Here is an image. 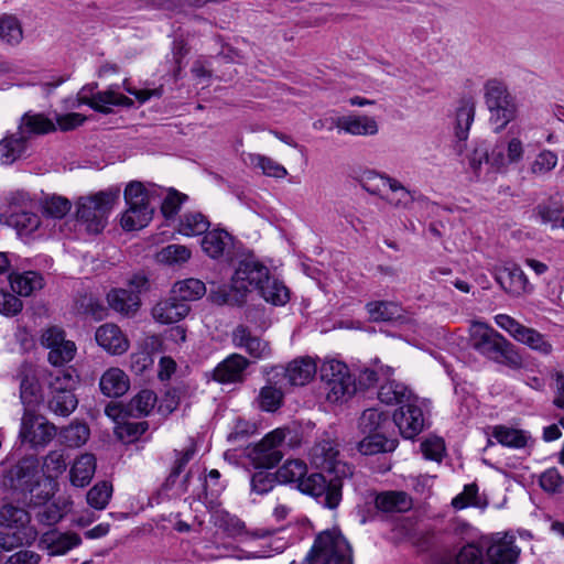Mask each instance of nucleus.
Listing matches in <instances>:
<instances>
[{"mask_svg": "<svg viewBox=\"0 0 564 564\" xmlns=\"http://www.w3.org/2000/svg\"><path fill=\"white\" fill-rule=\"evenodd\" d=\"M96 471V457L93 454L85 453L78 456L73 463L69 476L72 485L76 487L87 486Z\"/></svg>", "mask_w": 564, "mask_h": 564, "instance_id": "obj_32", "label": "nucleus"}, {"mask_svg": "<svg viewBox=\"0 0 564 564\" xmlns=\"http://www.w3.org/2000/svg\"><path fill=\"white\" fill-rule=\"evenodd\" d=\"M78 383L79 376L73 368L56 369L50 373L48 390L74 393Z\"/></svg>", "mask_w": 564, "mask_h": 564, "instance_id": "obj_40", "label": "nucleus"}, {"mask_svg": "<svg viewBox=\"0 0 564 564\" xmlns=\"http://www.w3.org/2000/svg\"><path fill=\"white\" fill-rule=\"evenodd\" d=\"M389 415L378 409H367L361 414L359 425L364 434L384 431Z\"/></svg>", "mask_w": 564, "mask_h": 564, "instance_id": "obj_58", "label": "nucleus"}, {"mask_svg": "<svg viewBox=\"0 0 564 564\" xmlns=\"http://www.w3.org/2000/svg\"><path fill=\"white\" fill-rule=\"evenodd\" d=\"M370 319L375 322H388L400 316L401 308L394 302L375 301L366 305Z\"/></svg>", "mask_w": 564, "mask_h": 564, "instance_id": "obj_53", "label": "nucleus"}, {"mask_svg": "<svg viewBox=\"0 0 564 564\" xmlns=\"http://www.w3.org/2000/svg\"><path fill=\"white\" fill-rule=\"evenodd\" d=\"M51 556L64 555L82 543V538L75 532L48 531L41 538Z\"/></svg>", "mask_w": 564, "mask_h": 564, "instance_id": "obj_26", "label": "nucleus"}, {"mask_svg": "<svg viewBox=\"0 0 564 564\" xmlns=\"http://www.w3.org/2000/svg\"><path fill=\"white\" fill-rule=\"evenodd\" d=\"M191 257L192 251L188 247L176 243L162 248L156 256L160 262L169 265L183 264L187 262Z\"/></svg>", "mask_w": 564, "mask_h": 564, "instance_id": "obj_59", "label": "nucleus"}, {"mask_svg": "<svg viewBox=\"0 0 564 564\" xmlns=\"http://www.w3.org/2000/svg\"><path fill=\"white\" fill-rule=\"evenodd\" d=\"M286 435L285 429H275L268 433L259 443L245 449L246 457L256 468H272L282 459L280 449Z\"/></svg>", "mask_w": 564, "mask_h": 564, "instance_id": "obj_10", "label": "nucleus"}, {"mask_svg": "<svg viewBox=\"0 0 564 564\" xmlns=\"http://www.w3.org/2000/svg\"><path fill=\"white\" fill-rule=\"evenodd\" d=\"M246 161L252 167L261 170L264 175L270 177L283 178L288 174V171L283 165L262 154L248 153Z\"/></svg>", "mask_w": 564, "mask_h": 564, "instance_id": "obj_48", "label": "nucleus"}, {"mask_svg": "<svg viewBox=\"0 0 564 564\" xmlns=\"http://www.w3.org/2000/svg\"><path fill=\"white\" fill-rule=\"evenodd\" d=\"M29 512L12 503H7L0 509V524L6 529L33 528Z\"/></svg>", "mask_w": 564, "mask_h": 564, "instance_id": "obj_43", "label": "nucleus"}, {"mask_svg": "<svg viewBox=\"0 0 564 564\" xmlns=\"http://www.w3.org/2000/svg\"><path fill=\"white\" fill-rule=\"evenodd\" d=\"M341 477L335 475L326 479L323 474L313 473L305 475L296 488L317 499L324 507L335 509L341 501Z\"/></svg>", "mask_w": 564, "mask_h": 564, "instance_id": "obj_9", "label": "nucleus"}, {"mask_svg": "<svg viewBox=\"0 0 564 564\" xmlns=\"http://www.w3.org/2000/svg\"><path fill=\"white\" fill-rule=\"evenodd\" d=\"M514 542L516 538L510 533H496L488 541L482 540L487 550L486 556L484 550H481L479 564H516L520 555V549Z\"/></svg>", "mask_w": 564, "mask_h": 564, "instance_id": "obj_12", "label": "nucleus"}, {"mask_svg": "<svg viewBox=\"0 0 564 564\" xmlns=\"http://www.w3.org/2000/svg\"><path fill=\"white\" fill-rule=\"evenodd\" d=\"M232 237L223 229L206 231L202 239L203 251L213 259H218L227 254L232 246Z\"/></svg>", "mask_w": 564, "mask_h": 564, "instance_id": "obj_30", "label": "nucleus"}, {"mask_svg": "<svg viewBox=\"0 0 564 564\" xmlns=\"http://www.w3.org/2000/svg\"><path fill=\"white\" fill-rule=\"evenodd\" d=\"M66 458L64 451H51L44 458L42 473L48 479H55L66 470Z\"/></svg>", "mask_w": 564, "mask_h": 564, "instance_id": "obj_60", "label": "nucleus"}, {"mask_svg": "<svg viewBox=\"0 0 564 564\" xmlns=\"http://www.w3.org/2000/svg\"><path fill=\"white\" fill-rule=\"evenodd\" d=\"M7 223L14 226L21 235L33 234L41 224L40 217L29 210L12 214Z\"/></svg>", "mask_w": 564, "mask_h": 564, "instance_id": "obj_62", "label": "nucleus"}, {"mask_svg": "<svg viewBox=\"0 0 564 564\" xmlns=\"http://www.w3.org/2000/svg\"><path fill=\"white\" fill-rule=\"evenodd\" d=\"M3 482L13 489H31L40 482L39 460L24 457L15 465L3 469Z\"/></svg>", "mask_w": 564, "mask_h": 564, "instance_id": "obj_15", "label": "nucleus"}, {"mask_svg": "<svg viewBox=\"0 0 564 564\" xmlns=\"http://www.w3.org/2000/svg\"><path fill=\"white\" fill-rule=\"evenodd\" d=\"M283 399V393L280 389L265 386L260 390L258 402L261 410L273 412L280 408Z\"/></svg>", "mask_w": 564, "mask_h": 564, "instance_id": "obj_64", "label": "nucleus"}, {"mask_svg": "<svg viewBox=\"0 0 564 564\" xmlns=\"http://www.w3.org/2000/svg\"><path fill=\"white\" fill-rule=\"evenodd\" d=\"M112 485L108 481H99L94 485L86 495L87 503L95 510L107 508L112 497Z\"/></svg>", "mask_w": 564, "mask_h": 564, "instance_id": "obj_57", "label": "nucleus"}, {"mask_svg": "<svg viewBox=\"0 0 564 564\" xmlns=\"http://www.w3.org/2000/svg\"><path fill=\"white\" fill-rule=\"evenodd\" d=\"M491 437L500 445L512 449L531 447L534 443L530 432L501 424L491 427Z\"/></svg>", "mask_w": 564, "mask_h": 564, "instance_id": "obj_24", "label": "nucleus"}, {"mask_svg": "<svg viewBox=\"0 0 564 564\" xmlns=\"http://www.w3.org/2000/svg\"><path fill=\"white\" fill-rule=\"evenodd\" d=\"M23 135L14 133L0 141V163L10 165L22 156L26 149Z\"/></svg>", "mask_w": 564, "mask_h": 564, "instance_id": "obj_44", "label": "nucleus"}, {"mask_svg": "<svg viewBox=\"0 0 564 564\" xmlns=\"http://www.w3.org/2000/svg\"><path fill=\"white\" fill-rule=\"evenodd\" d=\"M317 365L311 357H301L291 361L285 369L284 376L292 386H305L315 377Z\"/></svg>", "mask_w": 564, "mask_h": 564, "instance_id": "obj_28", "label": "nucleus"}, {"mask_svg": "<svg viewBox=\"0 0 564 564\" xmlns=\"http://www.w3.org/2000/svg\"><path fill=\"white\" fill-rule=\"evenodd\" d=\"M269 269L254 261H241L231 279V289L241 297L251 290H260Z\"/></svg>", "mask_w": 564, "mask_h": 564, "instance_id": "obj_14", "label": "nucleus"}, {"mask_svg": "<svg viewBox=\"0 0 564 564\" xmlns=\"http://www.w3.org/2000/svg\"><path fill=\"white\" fill-rule=\"evenodd\" d=\"M393 421L404 438L412 440L424 427V415L421 401L414 397L411 401L401 405L393 414Z\"/></svg>", "mask_w": 564, "mask_h": 564, "instance_id": "obj_17", "label": "nucleus"}, {"mask_svg": "<svg viewBox=\"0 0 564 564\" xmlns=\"http://www.w3.org/2000/svg\"><path fill=\"white\" fill-rule=\"evenodd\" d=\"M99 387L105 395L109 398H118L129 390L130 380L122 369L111 367L102 373Z\"/></svg>", "mask_w": 564, "mask_h": 564, "instance_id": "obj_29", "label": "nucleus"}, {"mask_svg": "<svg viewBox=\"0 0 564 564\" xmlns=\"http://www.w3.org/2000/svg\"><path fill=\"white\" fill-rule=\"evenodd\" d=\"M48 409L61 416H68L78 404L75 393L50 391Z\"/></svg>", "mask_w": 564, "mask_h": 564, "instance_id": "obj_54", "label": "nucleus"}, {"mask_svg": "<svg viewBox=\"0 0 564 564\" xmlns=\"http://www.w3.org/2000/svg\"><path fill=\"white\" fill-rule=\"evenodd\" d=\"M203 502L212 512V521L214 524L223 530L228 536L236 538L243 533L245 524L236 516H231L226 510L219 507L217 496L212 494L209 498L208 494L205 492Z\"/></svg>", "mask_w": 564, "mask_h": 564, "instance_id": "obj_22", "label": "nucleus"}, {"mask_svg": "<svg viewBox=\"0 0 564 564\" xmlns=\"http://www.w3.org/2000/svg\"><path fill=\"white\" fill-rule=\"evenodd\" d=\"M533 217L535 221L551 230L562 229L564 208L557 202L542 203L534 208Z\"/></svg>", "mask_w": 564, "mask_h": 564, "instance_id": "obj_33", "label": "nucleus"}, {"mask_svg": "<svg viewBox=\"0 0 564 564\" xmlns=\"http://www.w3.org/2000/svg\"><path fill=\"white\" fill-rule=\"evenodd\" d=\"M232 340L236 347L245 349L254 359H267L271 356L269 343L253 336L243 326H239L235 329Z\"/></svg>", "mask_w": 564, "mask_h": 564, "instance_id": "obj_25", "label": "nucleus"}, {"mask_svg": "<svg viewBox=\"0 0 564 564\" xmlns=\"http://www.w3.org/2000/svg\"><path fill=\"white\" fill-rule=\"evenodd\" d=\"M259 293L265 302L273 305H284L290 299L288 288L282 282L270 278L269 273Z\"/></svg>", "mask_w": 564, "mask_h": 564, "instance_id": "obj_46", "label": "nucleus"}, {"mask_svg": "<svg viewBox=\"0 0 564 564\" xmlns=\"http://www.w3.org/2000/svg\"><path fill=\"white\" fill-rule=\"evenodd\" d=\"M107 301L112 310L124 315L134 313L140 305L138 292L126 289L110 291L107 295Z\"/></svg>", "mask_w": 564, "mask_h": 564, "instance_id": "obj_34", "label": "nucleus"}, {"mask_svg": "<svg viewBox=\"0 0 564 564\" xmlns=\"http://www.w3.org/2000/svg\"><path fill=\"white\" fill-rule=\"evenodd\" d=\"M307 473L306 464L301 459L286 460L275 473L278 481L283 484H296L303 479Z\"/></svg>", "mask_w": 564, "mask_h": 564, "instance_id": "obj_50", "label": "nucleus"}, {"mask_svg": "<svg viewBox=\"0 0 564 564\" xmlns=\"http://www.w3.org/2000/svg\"><path fill=\"white\" fill-rule=\"evenodd\" d=\"M42 344L50 349L48 361L53 366H62L72 361L76 354V345L65 338V333L58 327H51L42 335Z\"/></svg>", "mask_w": 564, "mask_h": 564, "instance_id": "obj_18", "label": "nucleus"}, {"mask_svg": "<svg viewBox=\"0 0 564 564\" xmlns=\"http://www.w3.org/2000/svg\"><path fill=\"white\" fill-rule=\"evenodd\" d=\"M171 293L183 303L197 301L206 293L205 283L198 279L188 278L174 283Z\"/></svg>", "mask_w": 564, "mask_h": 564, "instance_id": "obj_39", "label": "nucleus"}, {"mask_svg": "<svg viewBox=\"0 0 564 564\" xmlns=\"http://www.w3.org/2000/svg\"><path fill=\"white\" fill-rule=\"evenodd\" d=\"M118 198L119 191L117 189L79 198L76 210V224L79 230L94 235L101 232Z\"/></svg>", "mask_w": 564, "mask_h": 564, "instance_id": "obj_2", "label": "nucleus"}, {"mask_svg": "<svg viewBox=\"0 0 564 564\" xmlns=\"http://www.w3.org/2000/svg\"><path fill=\"white\" fill-rule=\"evenodd\" d=\"M525 155V144L519 133L510 129L507 134L495 144L486 141H476L466 154L468 171L479 180L484 165L497 172L507 171L510 166L521 164Z\"/></svg>", "mask_w": 564, "mask_h": 564, "instance_id": "obj_1", "label": "nucleus"}, {"mask_svg": "<svg viewBox=\"0 0 564 564\" xmlns=\"http://www.w3.org/2000/svg\"><path fill=\"white\" fill-rule=\"evenodd\" d=\"M485 104L489 120L495 124V132H501L518 116V104L506 85L491 79L485 85Z\"/></svg>", "mask_w": 564, "mask_h": 564, "instance_id": "obj_5", "label": "nucleus"}, {"mask_svg": "<svg viewBox=\"0 0 564 564\" xmlns=\"http://www.w3.org/2000/svg\"><path fill=\"white\" fill-rule=\"evenodd\" d=\"M338 454L339 452L334 441L323 440L312 447L310 458L316 468L344 477L349 473V467L338 460Z\"/></svg>", "mask_w": 564, "mask_h": 564, "instance_id": "obj_16", "label": "nucleus"}, {"mask_svg": "<svg viewBox=\"0 0 564 564\" xmlns=\"http://www.w3.org/2000/svg\"><path fill=\"white\" fill-rule=\"evenodd\" d=\"M189 306L175 296L159 302L152 310L153 318L161 324H173L185 318L189 313Z\"/></svg>", "mask_w": 564, "mask_h": 564, "instance_id": "obj_27", "label": "nucleus"}, {"mask_svg": "<svg viewBox=\"0 0 564 564\" xmlns=\"http://www.w3.org/2000/svg\"><path fill=\"white\" fill-rule=\"evenodd\" d=\"M20 398L25 409H30L41 401V387L35 375L30 370L25 372L20 383Z\"/></svg>", "mask_w": 564, "mask_h": 564, "instance_id": "obj_47", "label": "nucleus"}, {"mask_svg": "<svg viewBox=\"0 0 564 564\" xmlns=\"http://www.w3.org/2000/svg\"><path fill=\"white\" fill-rule=\"evenodd\" d=\"M10 284L19 295L29 296L44 286V279L36 271L15 272L10 274Z\"/></svg>", "mask_w": 564, "mask_h": 564, "instance_id": "obj_35", "label": "nucleus"}, {"mask_svg": "<svg viewBox=\"0 0 564 564\" xmlns=\"http://www.w3.org/2000/svg\"><path fill=\"white\" fill-rule=\"evenodd\" d=\"M470 344L486 358L503 362L510 360L511 344L491 326L475 321L469 326Z\"/></svg>", "mask_w": 564, "mask_h": 564, "instance_id": "obj_8", "label": "nucleus"}, {"mask_svg": "<svg viewBox=\"0 0 564 564\" xmlns=\"http://www.w3.org/2000/svg\"><path fill=\"white\" fill-rule=\"evenodd\" d=\"M55 130V126L52 120L44 117L43 115H25L22 118V122L17 132L19 135H23L24 140L29 134L32 133H47Z\"/></svg>", "mask_w": 564, "mask_h": 564, "instance_id": "obj_49", "label": "nucleus"}, {"mask_svg": "<svg viewBox=\"0 0 564 564\" xmlns=\"http://www.w3.org/2000/svg\"><path fill=\"white\" fill-rule=\"evenodd\" d=\"M476 105L471 98L462 99L455 111L454 134L457 140L466 141L469 135L470 127L475 119Z\"/></svg>", "mask_w": 564, "mask_h": 564, "instance_id": "obj_31", "label": "nucleus"}, {"mask_svg": "<svg viewBox=\"0 0 564 564\" xmlns=\"http://www.w3.org/2000/svg\"><path fill=\"white\" fill-rule=\"evenodd\" d=\"M496 280L507 293L513 296L531 293L533 290L525 273L516 263H506L496 269Z\"/></svg>", "mask_w": 564, "mask_h": 564, "instance_id": "obj_20", "label": "nucleus"}, {"mask_svg": "<svg viewBox=\"0 0 564 564\" xmlns=\"http://www.w3.org/2000/svg\"><path fill=\"white\" fill-rule=\"evenodd\" d=\"M338 132L352 137H375L379 132V124L375 117L365 113L351 112L332 119Z\"/></svg>", "mask_w": 564, "mask_h": 564, "instance_id": "obj_19", "label": "nucleus"}, {"mask_svg": "<svg viewBox=\"0 0 564 564\" xmlns=\"http://www.w3.org/2000/svg\"><path fill=\"white\" fill-rule=\"evenodd\" d=\"M516 340L544 356H547L553 351L552 344L544 337V335L533 328L524 326Z\"/></svg>", "mask_w": 564, "mask_h": 564, "instance_id": "obj_55", "label": "nucleus"}, {"mask_svg": "<svg viewBox=\"0 0 564 564\" xmlns=\"http://www.w3.org/2000/svg\"><path fill=\"white\" fill-rule=\"evenodd\" d=\"M6 209L0 215L7 220L12 214L25 212L33 205V199L29 193L24 191L12 192L6 196Z\"/></svg>", "mask_w": 564, "mask_h": 564, "instance_id": "obj_56", "label": "nucleus"}, {"mask_svg": "<svg viewBox=\"0 0 564 564\" xmlns=\"http://www.w3.org/2000/svg\"><path fill=\"white\" fill-rule=\"evenodd\" d=\"M376 507L384 512H403L410 509L411 499L404 491H384L377 496Z\"/></svg>", "mask_w": 564, "mask_h": 564, "instance_id": "obj_42", "label": "nucleus"}, {"mask_svg": "<svg viewBox=\"0 0 564 564\" xmlns=\"http://www.w3.org/2000/svg\"><path fill=\"white\" fill-rule=\"evenodd\" d=\"M321 379L328 402H345L356 392V380L341 361L325 360L321 367Z\"/></svg>", "mask_w": 564, "mask_h": 564, "instance_id": "obj_6", "label": "nucleus"}, {"mask_svg": "<svg viewBox=\"0 0 564 564\" xmlns=\"http://www.w3.org/2000/svg\"><path fill=\"white\" fill-rule=\"evenodd\" d=\"M361 186L371 195L379 196L388 205L397 209H409L414 196L399 180L376 171L365 172Z\"/></svg>", "mask_w": 564, "mask_h": 564, "instance_id": "obj_4", "label": "nucleus"}, {"mask_svg": "<svg viewBox=\"0 0 564 564\" xmlns=\"http://www.w3.org/2000/svg\"><path fill=\"white\" fill-rule=\"evenodd\" d=\"M249 365L250 361L242 355L231 354L216 366L213 378L220 383L241 382Z\"/></svg>", "mask_w": 564, "mask_h": 564, "instance_id": "obj_23", "label": "nucleus"}, {"mask_svg": "<svg viewBox=\"0 0 564 564\" xmlns=\"http://www.w3.org/2000/svg\"><path fill=\"white\" fill-rule=\"evenodd\" d=\"M36 536L35 528L6 529L0 532V550L11 551L23 545H31Z\"/></svg>", "mask_w": 564, "mask_h": 564, "instance_id": "obj_36", "label": "nucleus"}, {"mask_svg": "<svg viewBox=\"0 0 564 564\" xmlns=\"http://www.w3.org/2000/svg\"><path fill=\"white\" fill-rule=\"evenodd\" d=\"M180 474L181 471L178 469L173 468L172 473L169 475L159 490L161 498H178L187 491V477L180 479Z\"/></svg>", "mask_w": 564, "mask_h": 564, "instance_id": "obj_61", "label": "nucleus"}, {"mask_svg": "<svg viewBox=\"0 0 564 564\" xmlns=\"http://www.w3.org/2000/svg\"><path fill=\"white\" fill-rule=\"evenodd\" d=\"M62 437L69 447H79L89 438V429L83 423H73L62 431Z\"/></svg>", "mask_w": 564, "mask_h": 564, "instance_id": "obj_63", "label": "nucleus"}, {"mask_svg": "<svg viewBox=\"0 0 564 564\" xmlns=\"http://www.w3.org/2000/svg\"><path fill=\"white\" fill-rule=\"evenodd\" d=\"M95 339L99 347L113 356L124 354L130 346L126 334L118 325L112 323H106L99 326L96 329Z\"/></svg>", "mask_w": 564, "mask_h": 564, "instance_id": "obj_21", "label": "nucleus"}, {"mask_svg": "<svg viewBox=\"0 0 564 564\" xmlns=\"http://www.w3.org/2000/svg\"><path fill=\"white\" fill-rule=\"evenodd\" d=\"M23 26L15 15L2 14L0 15V42L9 45L17 46L23 40Z\"/></svg>", "mask_w": 564, "mask_h": 564, "instance_id": "obj_38", "label": "nucleus"}, {"mask_svg": "<svg viewBox=\"0 0 564 564\" xmlns=\"http://www.w3.org/2000/svg\"><path fill=\"white\" fill-rule=\"evenodd\" d=\"M395 447L394 440L384 435V431L367 433L359 443V451L364 455H373L381 452H390Z\"/></svg>", "mask_w": 564, "mask_h": 564, "instance_id": "obj_45", "label": "nucleus"}, {"mask_svg": "<svg viewBox=\"0 0 564 564\" xmlns=\"http://www.w3.org/2000/svg\"><path fill=\"white\" fill-rule=\"evenodd\" d=\"M56 435V427L44 416L25 409L21 419L19 437L33 448L46 446Z\"/></svg>", "mask_w": 564, "mask_h": 564, "instance_id": "obj_11", "label": "nucleus"}, {"mask_svg": "<svg viewBox=\"0 0 564 564\" xmlns=\"http://www.w3.org/2000/svg\"><path fill=\"white\" fill-rule=\"evenodd\" d=\"M210 226L209 220L199 212L185 213L178 221L177 231L186 237L205 234Z\"/></svg>", "mask_w": 564, "mask_h": 564, "instance_id": "obj_41", "label": "nucleus"}, {"mask_svg": "<svg viewBox=\"0 0 564 564\" xmlns=\"http://www.w3.org/2000/svg\"><path fill=\"white\" fill-rule=\"evenodd\" d=\"M127 209L121 217V225L127 230L145 227L152 219L154 208L151 195L140 182H131L124 189Z\"/></svg>", "mask_w": 564, "mask_h": 564, "instance_id": "obj_7", "label": "nucleus"}, {"mask_svg": "<svg viewBox=\"0 0 564 564\" xmlns=\"http://www.w3.org/2000/svg\"><path fill=\"white\" fill-rule=\"evenodd\" d=\"M415 395L401 382L388 380L380 386L378 398L386 404L403 405L411 401Z\"/></svg>", "mask_w": 564, "mask_h": 564, "instance_id": "obj_37", "label": "nucleus"}, {"mask_svg": "<svg viewBox=\"0 0 564 564\" xmlns=\"http://www.w3.org/2000/svg\"><path fill=\"white\" fill-rule=\"evenodd\" d=\"M95 86H85L77 94L78 105H88L96 111L110 112L113 107H131L133 101L110 87L94 94Z\"/></svg>", "mask_w": 564, "mask_h": 564, "instance_id": "obj_13", "label": "nucleus"}, {"mask_svg": "<svg viewBox=\"0 0 564 564\" xmlns=\"http://www.w3.org/2000/svg\"><path fill=\"white\" fill-rule=\"evenodd\" d=\"M557 163V154L552 150L543 149L531 161L529 172L536 177L545 176L556 167Z\"/></svg>", "mask_w": 564, "mask_h": 564, "instance_id": "obj_51", "label": "nucleus"}, {"mask_svg": "<svg viewBox=\"0 0 564 564\" xmlns=\"http://www.w3.org/2000/svg\"><path fill=\"white\" fill-rule=\"evenodd\" d=\"M156 403V395L151 390H141L127 405V413L132 416H147Z\"/></svg>", "mask_w": 564, "mask_h": 564, "instance_id": "obj_52", "label": "nucleus"}, {"mask_svg": "<svg viewBox=\"0 0 564 564\" xmlns=\"http://www.w3.org/2000/svg\"><path fill=\"white\" fill-rule=\"evenodd\" d=\"M303 562L305 564H354L352 550L338 530H325L316 535Z\"/></svg>", "mask_w": 564, "mask_h": 564, "instance_id": "obj_3", "label": "nucleus"}]
</instances>
